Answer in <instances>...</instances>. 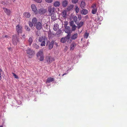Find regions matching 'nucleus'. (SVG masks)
I'll return each instance as SVG.
<instances>
[{
    "label": "nucleus",
    "instance_id": "nucleus-50",
    "mask_svg": "<svg viewBox=\"0 0 127 127\" xmlns=\"http://www.w3.org/2000/svg\"><path fill=\"white\" fill-rule=\"evenodd\" d=\"M0 127H2V126H0Z\"/></svg>",
    "mask_w": 127,
    "mask_h": 127
},
{
    "label": "nucleus",
    "instance_id": "nucleus-9",
    "mask_svg": "<svg viewBox=\"0 0 127 127\" xmlns=\"http://www.w3.org/2000/svg\"><path fill=\"white\" fill-rule=\"evenodd\" d=\"M34 26L36 27V29L38 30H41L42 28V22H38Z\"/></svg>",
    "mask_w": 127,
    "mask_h": 127
},
{
    "label": "nucleus",
    "instance_id": "nucleus-38",
    "mask_svg": "<svg viewBox=\"0 0 127 127\" xmlns=\"http://www.w3.org/2000/svg\"><path fill=\"white\" fill-rule=\"evenodd\" d=\"M25 29L28 31H30V28H29V27L27 26H25Z\"/></svg>",
    "mask_w": 127,
    "mask_h": 127
},
{
    "label": "nucleus",
    "instance_id": "nucleus-20",
    "mask_svg": "<svg viewBox=\"0 0 127 127\" xmlns=\"http://www.w3.org/2000/svg\"><path fill=\"white\" fill-rule=\"evenodd\" d=\"M54 81V79L51 77L48 78L47 80L46 83H49Z\"/></svg>",
    "mask_w": 127,
    "mask_h": 127
},
{
    "label": "nucleus",
    "instance_id": "nucleus-35",
    "mask_svg": "<svg viewBox=\"0 0 127 127\" xmlns=\"http://www.w3.org/2000/svg\"><path fill=\"white\" fill-rule=\"evenodd\" d=\"M70 34H68L67 36L65 37L66 40L67 39L68 40H69V39L70 37Z\"/></svg>",
    "mask_w": 127,
    "mask_h": 127
},
{
    "label": "nucleus",
    "instance_id": "nucleus-16",
    "mask_svg": "<svg viewBox=\"0 0 127 127\" xmlns=\"http://www.w3.org/2000/svg\"><path fill=\"white\" fill-rule=\"evenodd\" d=\"M62 4L63 7H65L67 6L68 5V1L66 0L63 1L62 2Z\"/></svg>",
    "mask_w": 127,
    "mask_h": 127
},
{
    "label": "nucleus",
    "instance_id": "nucleus-36",
    "mask_svg": "<svg viewBox=\"0 0 127 127\" xmlns=\"http://www.w3.org/2000/svg\"><path fill=\"white\" fill-rule=\"evenodd\" d=\"M89 34L87 32H85L84 34V37L86 38H87L89 36Z\"/></svg>",
    "mask_w": 127,
    "mask_h": 127
},
{
    "label": "nucleus",
    "instance_id": "nucleus-21",
    "mask_svg": "<svg viewBox=\"0 0 127 127\" xmlns=\"http://www.w3.org/2000/svg\"><path fill=\"white\" fill-rule=\"evenodd\" d=\"M59 25L57 24H55L53 26V29L55 31H57L59 29Z\"/></svg>",
    "mask_w": 127,
    "mask_h": 127
},
{
    "label": "nucleus",
    "instance_id": "nucleus-10",
    "mask_svg": "<svg viewBox=\"0 0 127 127\" xmlns=\"http://www.w3.org/2000/svg\"><path fill=\"white\" fill-rule=\"evenodd\" d=\"M31 7L32 11L35 14H36L38 13V11L36 5L34 4H32L31 5Z\"/></svg>",
    "mask_w": 127,
    "mask_h": 127
},
{
    "label": "nucleus",
    "instance_id": "nucleus-31",
    "mask_svg": "<svg viewBox=\"0 0 127 127\" xmlns=\"http://www.w3.org/2000/svg\"><path fill=\"white\" fill-rule=\"evenodd\" d=\"M75 11L76 13H78L79 10V9L78 6L77 5L75 6Z\"/></svg>",
    "mask_w": 127,
    "mask_h": 127
},
{
    "label": "nucleus",
    "instance_id": "nucleus-34",
    "mask_svg": "<svg viewBox=\"0 0 127 127\" xmlns=\"http://www.w3.org/2000/svg\"><path fill=\"white\" fill-rule=\"evenodd\" d=\"M77 17L76 16H75L73 18V21L76 23L77 20Z\"/></svg>",
    "mask_w": 127,
    "mask_h": 127
},
{
    "label": "nucleus",
    "instance_id": "nucleus-24",
    "mask_svg": "<svg viewBox=\"0 0 127 127\" xmlns=\"http://www.w3.org/2000/svg\"><path fill=\"white\" fill-rule=\"evenodd\" d=\"M37 19L35 17L33 18L32 20V22L33 24L35 25L37 23Z\"/></svg>",
    "mask_w": 127,
    "mask_h": 127
},
{
    "label": "nucleus",
    "instance_id": "nucleus-13",
    "mask_svg": "<svg viewBox=\"0 0 127 127\" xmlns=\"http://www.w3.org/2000/svg\"><path fill=\"white\" fill-rule=\"evenodd\" d=\"M3 8L4 12L6 13L7 15L9 16L10 15L11 11L10 10L5 8Z\"/></svg>",
    "mask_w": 127,
    "mask_h": 127
},
{
    "label": "nucleus",
    "instance_id": "nucleus-28",
    "mask_svg": "<svg viewBox=\"0 0 127 127\" xmlns=\"http://www.w3.org/2000/svg\"><path fill=\"white\" fill-rule=\"evenodd\" d=\"M24 15L26 17H27L28 18H30L31 16L30 14L28 12L25 13L24 14Z\"/></svg>",
    "mask_w": 127,
    "mask_h": 127
},
{
    "label": "nucleus",
    "instance_id": "nucleus-5",
    "mask_svg": "<svg viewBox=\"0 0 127 127\" xmlns=\"http://www.w3.org/2000/svg\"><path fill=\"white\" fill-rule=\"evenodd\" d=\"M26 53L28 55L29 57L31 58L35 54L34 51L30 48L26 50Z\"/></svg>",
    "mask_w": 127,
    "mask_h": 127
},
{
    "label": "nucleus",
    "instance_id": "nucleus-33",
    "mask_svg": "<svg viewBox=\"0 0 127 127\" xmlns=\"http://www.w3.org/2000/svg\"><path fill=\"white\" fill-rule=\"evenodd\" d=\"M62 31L60 30H59L56 32V34L57 36H59L62 33Z\"/></svg>",
    "mask_w": 127,
    "mask_h": 127
},
{
    "label": "nucleus",
    "instance_id": "nucleus-26",
    "mask_svg": "<svg viewBox=\"0 0 127 127\" xmlns=\"http://www.w3.org/2000/svg\"><path fill=\"white\" fill-rule=\"evenodd\" d=\"M86 6V4L85 2L83 1L81 2L80 6L82 9L84 8Z\"/></svg>",
    "mask_w": 127,
    "mask_h": 127
},
{
    "label": "nucleus",
    "instance_id": "nucleus-15",
    "mask_svg": "<svg viewBox=\"0 0 127 127\" xmlns=\"http://www.w3.org/2000/svg\"><path fill=\"white\" fill-rule=\"evenodd\" d=\"M64 32L68 34H70L71 32L70 27L67 26L65 27Z\"/></svg>",
    "mask_w": 127,
    "mask_h": 127
},
{
    "label": "nucleus",
    "instance_id": "nucleus-18",
    "mask_svg": "<svg viewBox=\"0 0 127 127\" xmlns=\"http://www.w3.org/2000/svg\"><path fill=\"white\" fill-rule=\"evenodd\" d=\"M60 4V2L58 1H56L53 4V6L56 7H59Z\"/></svg>",
    "mask_w": 127,
    "mask_h": 127
},
{
    "label": "nucleus",
    "instance_id": "nucleus-43",
    "mask_svg": "<svg viewBox=\"0 0 127 127\" xmlns=\"http://www.w3.org/2000/svg\"><path fill=\"white\" fill-rule=\"evenodd\" d=\"M33 24L32 22H29V26L31 27H33Z\"/></svg>",
    "mask_w": 127,
    "mask_h": 127
},
{
    "label": "nucleus",
    "instance_id": "nucleus-2",
    "mask_svg": "<svg viewBox=\"0 0 127 127\" xmlns=\"http://www.w3.org/2000/svg\"><path fill=\"white\" fill-rule=\"evenodd\" d=\"M48 38L46 37L41 36L38 39V41L41 42L40 45L41 46H45L46 44V41L48 40Z\"/></svg>",
    "mask_w": 127,
    "mask_h": 127
},
{
    "label": "nucleus",
    "instance_id": "nucleus-23",
    "mask_svg": "<svg viewBox=\"0 0 127 127\" xmlns=\"http://www.w3.org/2000/svg\"><path fill=\"white\" fill-rule=\"evenodd\" d=\"M67 12L65 10H64L62 13L61 15L64 18H65L66 17Z\"/></svg>",
    "mask_w": 127,
    "mask_h": 127
},
{
    "label": "nucleus",
    "instance_id": "nucleus-32",
    "mask_svg": "<svg viewBox=\"0 0 127 127\" xmlns=\"http://www.w3.org/2000/svg\"><path fill=\"white\" fill-rule=\"evenodd\" d=\"M33 47L36 49H38L39 48L38 46L36 43H33L32 44Z\"/></svg>",
    "mask_w": 127,
    "mask_h": 127
},
{
    "label": "nucleus",
    "instance_id": "nucleus-39",
    "mask_svg": "<svg viewBox=\"0 0 127 127\" xmlns=\"http://www.w3.org/2000/svg\"><path fill=\"white\" fill-rule=\"evenodd\" d=\"M45 1L47 3H50L52 2L53 0H45Z\"/></svg>",
    "mask_w": 127,
    "mask_h": 127
},
{
    "label": "nucleus",
    "instance_id": "nucleus-12",
    "mask_svg": "<svg viewBox=\"0 0 127 127\" xmlns=\"http://www.w3.org/2000/svg\"><path fill=\"white\" fill-rule=\"evenodd\" d=\"M74 5L72 4L68 6L66 8V10L67 11H70L72 10Z\"/></svg>",
    "mask_w": 127,
    "mask_h": 127
},
{
    "label": "nucleus",
    "instance_id": "nucleus-46",
    "mask_svg": "<svg viewBox=\"0 0 127 127\" xmlns=\"http://www.w3.org/2000/svg\"><path fill=\"white\" fill-rule=\"evenodd\" d=\"M78 18L79 20H80L81 19V15H79L78 16Z\"/></svg>",
    "mask_w": 127,
    "mask_h": 127
},
{
    "label": "nucleus",
    "instance_id": "nucleus-17",
    "mask_svg": "<svg viewBox=\"0 0 127 127\" xmlns=\"http://www.w3.org/2000/svg\"><path fill=\"white\" fill-rule=\"evenodd\" d=\"M78 37V34L76 33L72 34L71 37V40H75Z\"/></svg>",
    "mask_w": 127,
    "mask_h": 127
},
{
    "label": "nucleus",
    "instance_id": "nucleus-29",
    "mask_svg": "<svg viewBox=\"0 0 127 127\" xmlns=\"http://www.w3.org/2000/svg\"><path fill=\"white\" fill-rule=\"evenodd\" d=\"M71 27H72V29L71 30L72 31H75V30L76 29V28L77 27L75 25V24L74 25H72V26H70Z\"/></svg>",
    "mask_w": 127,
    "mask_h": 127
},
{
    "label": "nucleus",
    "instance_id": "nucleus-49",
    "mask_svg": "<svg viewBox=\"0 0 127 127\" xmlns=\"http://www.w3.org/2000/svg\"><path fill=\"white\" fill-rule=\"evenodd\" d=\"M8 49L9 50H10L11 49V47H9L8 48Z\"/></svg>",
    "mask_w": 127,
    "mask_h": 127
},
{
    "label": "nucleus",
    "instance_id": "nucleus-22",
    "mask_svg": "<svg viewBox=\"0 0 127 127\" xmlns=\"http://www.w3.org/2000/svg\"><path fill=\"white\" fill-rule=\"evenodd\" d=\"M76 44L75 43H73L70 45V50H73L76 46Z\"/></svg>",
    "mask_w": 127,
    "mask_h": 127
},
{
    "label": "nucleus",
    "instance_id": "nucleus-48",
    "mask_svg": "<svg viewBox=\"0 0 127 127\" xmlns=\"http://www.w3.org/2000/svg\"><path fill=\"white\" fill-rule=\"evenodd\" d=\"M66 73H64V74H63V75L62 76H64V75H66Z\"/></svg>",
    "mask_w": 127,
    "mask_h": 127
},
{
    "label": "nucleus",
    "instance_id": "nucleus-45",
    "mask_svg": "<svg viewBox=\"0 0 127 127\" xmlns=\"http://www.w3.org/2000/svg\"><path fill=\"white\" fill-rule=\"evenodd\" d=\"M3 37H5L6 38H10V37L9 36H8V35H5V36H2Z\"/></svg>",
    "mask_w": 127,
    "mask_h": 127
},
{
    "label": "nucleus",
    "instance_id": "nucleus-37",
    "mask_svg": "<svg viewBox=\"0 0 127 127\" xmlns=\"http://www.w3.org/2000/svg\"><path fill=\"white\" fill-rule=\"evenodd\" d=\"M2 73H4L3 71H2L1 68H0V80H1V74H2Z\"/></svg>",
    "mask_w": 127,
    "mask_h": 127
},
{
    "label": "nucleus",
    "instance_id": "nucleus-11",
    "mask_svg": "<svg viewBox=\"0 0 127 127\" xmlns=\"http://www.w3.org/2000/svg\"><path fill=\"white\" fill-rule=\"evenodd\" d=\"M46 61L49 64H50L52 62L54 61V59L50 56H47L46 59Z\"/></svg>",
    "mask_w": 127,
    "mask_h": 127
},
{
    "label": "nucleus",
    "instance_id": "nucleus-6",
    "mask_svg": "<svg viewBox=\"0 0 127 127\" xmlns=\"http://www.w3.org/2000/svg\"><path fill=\"white\" fill-rule=\"evenodd\" d=\"M54 42L53 41H52L51 42L49 40L47 41L46 46L48 47L49 49L51 50L53 47Z\"/></svg>",
    "mask_w": 127,
    "mask_h": 127
},
{
    "label": "nucleus",
    "instance_id": "nucleus-8",
    "mask_svg": "<svg viewBox=\"0 0 127 127\" xmlns=\"http://www.w3.org/2000/svg\"><path fill=\"white\" fill-rule=\"evenodd\" d=\"M91 7L93 8L92 13L93 14L96 13L97 10V8L96 7V4H93L91 6Z\"/></svg>",
    "mask_w": 127,
    "mask_h": 127
},
{
    "label": "nucleus",
    "instance_id": "nucleus-42",
    "mask_svg": "<svg viewBox=\"0 0 127 127\" xmlns=\"http://www.w3.org/2000/svg\"><path fill=\"white\" fill-rule=\"evenodd\" d=\"M12 74H13V76L16 78L17 79L18 78V77L14 73L12 72Z\"/></svg>",
    "mask_w": 127,
    "mask_h": 127
},
{
    "label": "nucleus",
    "instance_id": "nucleus-1",
    "mask_svg": "<svg viewBox=\"0 0 127 127\" xmlns=\"http://www.w3.org/2000/svg\"><path fill=\"white\" fill-rule=\"evenodd\" d=\"M55 8L53 7H52L51 6H50L48 8V15L51 16V19L53 21L57 19L55 11Z\"/></svg>",
    "mask_w": 127,
    "mask_h": 127
},
{
    "label": "nucleus",
    "instance_id": "nucleus-41",
    "mask_svg": "<svg viewBox=\"0 0 127 127\" xmlns=\"http://www.w3.org/2000/svg\"><path fill=\"white\" fill-rule=\"evenodd\" d=\"M78 0H72V2L74 4H76L78 2Z\"/></svg>",
    "mask_w": 127,
    "mask_h": 127
},
{
    "label": "nucleus",
    "instance_id": "nucleus-30",
    "mask_svg": "<svg viewBox=\"0 0 127 127\" xmlns=\"http://www.w3.org/2000/svg\"><path fill=\"white\" fill-rule=\"evenodd\" d=\"M66 40V39L65 37H62L61 39V41L62 43L65 42Z\"/></svg>",
    "mask_w": 127,
    "mask_h": 127
},
{
    "label": "nucleus",
    "instance_id": "nucleus-51",
    "mask_svg": "<svg viewBox=\"0 0 127 127\" xmlns=\"http://www.w3.org/2000/svg\"><path fill=\"white\" fill-rule=\"evenodd\" d=\"M59 76H60V74H59Z\"/></svg>",
    "mask_w": 127,
    "mask_h": 127
},
{
    "label": "nucleus",
    "instance_id": "nucleus-47",
    "mask_svg": "<svg viewBox=\"0 0 127 127\" xmlns=\"http://www.w3.org/2000/svg\"><path fill=\"white\" fill-rule=\"evenodd\" d=\"M22 38L23 39H25V34H23L22 36Z\"/></svg>",
    "mask_w": 127,
    "mask_h": 127
},
{
    "label": "nucleus",
    "instance_id": "nucleus-27",
    "mask_svg": "<svg viewBox=\"0 0 127 127\" xmlns=\"http://www.w3.org/2000/svg\"><path fill=\"white\" fill-rule=\"evenodd\" d=\"M33 42V39L32 37H30L28 40V42L29 43V45L31 46Z\"/></svg>",
    "mask_w": 127,
    "mask_h": 127
},
{
    "label": "nucleus",
    "instance_id": "nucleus-44",
    "mask_svg": "<svg viewBox=\"0 0 127 127\" xmlns=\"http://www.w3.org/2000/svg\"><path fill=\"white\" fill-rule=\"evenodd\" d=\"M64 27H67V25L68 24V22L67 21H65L64 22Z\"/></svg>",
    "mask_w": 127,
    "mask_h": 127
},
{
    "label": "nucleus",
    "instance_id": "nucleus-4",
    "mask_svg": "<svg viewBox=\"0 0 127 127\" xmlns=\"http://www.w3.org/2000/svg\"><path fill=\"white\" fill-rule=\"evenodd\" d=\"M12 42L14 45H16L17 43L19 42V38L17 37L16 35H13L12 37Z\"/></svg>",
    "mask_w": 127,
    "mask_h": 127
},
{
    "label": "nucleus",
    "instance_id": "nucleus-19",
    "mask_svg": "<svg viewBox=\"0 0 127 127\" xmlns=\"http://www.w3.org/2000/svg\"><path fill=\"white\" fill-rule=\"evenodd\" d=\"M82 9L81 11V13L82 14L85 15L88 13V11L87 10L85 9Z\"/></svg>",
    "mask_w": 127,
    "mask_h": 127
},
{
    "label": "nucleus",
    "instance_id": "nucleus-14",
    "mask_svg": "<svg viewBox=\"0 0 127 127\" xmlns=\"http://www.w3.org/2000/svg\"><path fill=\"white\" fill-rule=\"evenodd\" d=\"M47 12V10L43 8L40 9L39 10L38 13L41 15L44 14Z\"/></svg>",
    "mask_w": 127,
    "mask_h": 127
},
{
    "label": "nucleus",
    "instance_id": "nucleus-25",
    "mask_svg": "<svg viewBox=\"0 0 127 127\" xmlns=\"http://www.w3.org/2000/svg\"><path fill=\"white\" fill-rule=\"evenodd\" d=\"M76 24L77 25H78V28L79 29L83 26L84 23L83 22H81L79 23H78V22H77Z\"/></svg>",
    "mask_w": 127,
    "mask_h": 127
},
{
    "label": "nucleus",
    "instance_id": "nucleus-40",
    "mask_svg": "<svg viewBox=\"0 0 127 127\" xmlns=\"http://www.w3.org/2000/svg\"><path fill=\"white\" fill-rule=\"evenodd\" d=\"M70 26H72L73 25L75 24L74 23V21H71L69 22Z\"/></svg>",
    "mask_w": 127,
    "mask_h": 127
},
{
    "label": "nucleus",
    "instance_id": "nucleus-7",
    "mask_svg": "<svg viewBox=\"0 0 127 127\" xmlns=\"http://www.w3.org/2000/svg\"><path fill=\"white\" fill-rule=\"evenodd\" d=\"M22 28L21 26L19 25H17L16 27V31L18 34L22 33Z\"/></svg>",
    "mask_w": 127,
    "mask_h": 127
},
{
    "label": "nucleus",
    "instance_id": "nucleus-3",
    "mask_svg": "<svg viewBox=\"0 0 127 127\" xmlns=\"http://www.w3.org/2000/svg\"><path fill=\"white\" fill-rule=\"evenodd\" d=\"M37 57L40 61H43L44 57L42 50H40L38 52L37 54Z\"/></svg>",
    "mask_w": 127,
    "mask_h": 127
}]
</instances>
